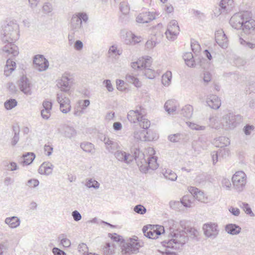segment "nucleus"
<instances>
[{
	"label": "nucleus",
	"mask_w": 255,
	"mask_h": 255,
	"mask_svg": "<svg viewBox=\"0 0 255 255\" xmlns=\"http://www.w3.org/2000/svg\"><path fill=\"white\" fill-rule=\"evenodd\" d=\"M73 82L72 76L69 73H64L60 79L57 80V86L61 92L56 95V100L60 104V111L66 114L71 110L70 101L62 92L68 93L71 87Z\"/></svg>",
	"instance_id": "1"
},
{
	"label": "nucleus",
	"mask_w": 255,
	"mask_h": 255,
	"mask_svg": "<svg viewBox=\"0 0 255 255\" xmlns=\"http://www.w3.org/2000/svg\"><path fill=\"white\" fill-rule=\"evenodd\" d=\"M171 236V239L161 242L162 246L165 248L164 253L166 255H176L174 251L179 249L188 240L187 233L183 230H176Z\"/></svg>",
	"instance_id": "2"
},
{
	"label": "nucleus",
	"mask_w": 255,
	"mask_h": 255,
	"mask_svg": "<svg viewBox=\"0 0 255 255\" xmlns=\"http://www.w3.org/2000/svg\"><path fill=\"white\" fill-rule=\"evenodd\" d=\"M0 37L4 43L15 41L19 38V25L16 20L6 21L1 26Z\"/></svg>",
	"instance_id": "3"
},
{
	"label": "nucleus",
	"mask_w": 255,
	"mask_h": 255,
	"mask_svg": "<svg viewBox=\"0 0 255 255\" xmlns=\"http://www.w3.org/2000/svg\"><path fill=\"white\" fill-rule=\"evenodd\" d=\"M127 118L131 123L139 122L140 127L144 129H148L150 125V121L146 118L140 109L129 111L128 114Z\"/></svg>",
	"instance_id": "4"
},
{
	"label": "nucleus",
	"mask_w": 255,
	"mask_h": 255,
	"mask_svg": "<svg viewBox=\"0 0 255 255\" xmlns=\"http://www.w3.org/2000/svg\"><path fill=\"white\" fill-rule=\"evenodd\" d=\"M142 230L144 236L151 239H157L159 236L165 233L164 227L158 225H148L144 226Z\"/></svg>",
	"instance_id": "5"
},
{
	"label": "nucleus",
	"mask_w": 255,
	"mask_h": 255,
	"mask_svg": "<svg viewBox=\"0 0 255 255\" xmlns=\"http://www.w3.org/2000/svg\"><path fill=\"white\" fill-rule=\"evenodd\" d=\"M242 122V116L229 113L222 118L223 125L229 129H233Z\"/></svg>",
	"instance_id": "6"
},
{
	"label": "nucleus",
	"mask_w": 255,
	"mask_h": 255,
	"mask_svg": "<svg viewBox=\"0 0 255 255\" xmlns=\"http://www.w3.org/2000/svg\"><path fill=\"white\" fill-rule=\"evenodd\" d=\"M249 12L247 11L236 13L231 18L230 23L235 29H242L247 16H249Z\"/></svg>",
	"instance_id": "7"
},
{
	"label": "nucleus",
	"mask_w": 255,
	"mask_h": 255,
	"mask_svg": "<svg viewBox=\"0 0 255 255\" xmlns=\"http://www.w3.org/2000/svg\"><path fill=\"white\" fill-rule=\"evenodd\" d=\"M140 245L136 240H130L129 242H125L121 247L123 254L130 255L139 252Z\"/></svg>",
	"instance_id": "8"
},
{
	"label": "nucleus",
	"mask_w": 255,
	"mask_h": 255,
	"mask_svg": "<svg viewBox=\"0 0 255 255\" xmlns=\"http://www.w3.org/2000/svg\"><path fill=\"white\" fill-rule=\"evenodd\" d=\"M203 230L205 236L211 239L216 238L219 232L218 224L212 222L204 224L203 226Z\"/></svg>",
	"instance_id": "9"
},
{
	"label": "nucleus",
	"mask_w": 255,
	"mask_h": 255,
	"mask_svg": "<svg viewBox=\"0 0 255 255\" xmlns=\"http://www.w3.org/2000/svg\"><path fill=\"white\" fill-rule=\"evenodd\" d=\"M179 27L175 20H171L168 25L165 35L169 40H174L179 33Z\"/></svg>",
	"instance_id": "10"
},
{
	"label": "nucleus",
	"mask_w": 255,
	"mask_h": 255,
	"mask_svg": "<svg viewBox=\"0 0 255 255\" xmlns=\"http://www.w3.org/2000/svg\"><path fill=\"white\" fill-rule=\"evenodd\" d=\"M132 156L133 159H134L136 161L140 170L143 173H145L147 170V163L146 162V159L144 158V154L140 151L138 149L136 148L134 151L133 155Z\"/></svg>",
	"instance_id": "11"
},
{
	"label": "nucleus",
	"mask_w": 255,
	"mask_h": 255,
	"mask_svg": "<svg viewBox=\"0 0 255 255\" xmlns=\"http://www.w3.org/2000/svg\"><path fill=\"white\" fill-rule=\"evenodd\" d=\"M242 29L246 34L255 33V20L251 18L250 13L249 16L246 17Z\"/></svg>",
	"instance_id": "12"
},
{
	"label": "nucleus",
	"mask_w": 255,
	"mask_h": 255,
	"mask_svg": "<svg viewBox=\"0 0 255 255\" xmlns=\"http://www.w3.org/2000/svg\"><path fill=\"white\" fill-rule=\"evenodd\" d=\"M101 139L104 142L106 149L110 153H114L120 148V146L117 141L105 135L102 136Z\"/></svg>",
	"instance_id": "13"
},
{
	"label": "nucleus",
	"mask_w": 255,
	"mask_h": 255,
	"mask_svg": "<svg viewBox=\"0 0 255 255\" xmlns=\"http://www.w3.org/2000/svg\"><path fill=\"white\" fill-rule=\"evenodd\" d=\"M33 63L36 65L35 68L39 71L46 70L49 66L48 60L42 55H37L34 56Z\"/></svg>",
	"instance_id": "14"
},
{
	"label": "nucleus",
	"mask_w": 255,
	"mask_h": 255,
	"mask_svg": "<svg viewBox=\"0 0 255 255\" xmlns=\"http://www.w3.org/2000/svg\"><path fill=\"white\" fill-rule=\"evenodd\" d=\"M13 42L14 41L6 42L7 44L3 47V51H4L10 58L16 56L19 53L18 47L13 43Z\"/></svg>",
	"instance_id": "15"
},
{
	"label": "nucleus",
	"mask_w": 255,
	"mask_h": 255,
	"mask_svg": "<svg viewBox=\"0 0 255 255\" xmlns=\"http://www.w3.org/2000/svg\"><path fill=\"white\" fill-rule=\"evenodd\" d=\"M189 192L192 194L193 198L201 202H206L207 198L205 196L203 192L195 187L190 186L188 187Z\"/></svg>",
	"instance_id": "16"
},
{
	"label": "nucleus",
	"mask_w": 255,
	"mask_h": 255,
	"mask_svg": "<svg viewBox=\"0 0 255 255\" xmlns=\"http://www.w3.org/2000/svg\"><path fill=\"white\" fill-rule=\"evenodd\" d=\"M215 39L220 46L223 48L227 47L228 40L222 29L219 30L215 32Z\"/></svg>",
	"instance_id": "17"
},
{
	"label": "nucleus",
	"mask_w": 255,
	"mask_h": 255,
	"mask_svg": "<svg viewBox=\"0 0 255 255\" xmlns=\"http://www.w3.org/2000/svg\"><path fill=\"white\" fill-rule=\"evenodd\" d=\"M150 57L147 56L146 58H143L142 60H138L136 62H133L131 63V67L134 69L142 70V68L149 67L151 65Z\"/></svg>",
	"instance_id": "18"
},
{
	"label": "nucleus",
	"mask_w": 255,
	"mask_h": 255,
	"mask_svg": "<svg viewBox=\"0 0 255 255\" xmlns=\"http://www.w3.org/2000/svg\"><path fill=\"white\" fill-rule=\"evenodd\" d=\"M156 18L153 12L146 11L140 13L136 17V21L138 23H148Z\"/></svg>",
	"instance_id": "19"
},
{
	"label": "nucleus",
	"mask_w": 255,
	"mask_h": 255,
	"mask_svg": "<svg viewBox=\"0 0 255 255\" xmlns=\"http://www.w3.org/2000/svg\"><path fill=\"white\" fill-rule=\"evenodd\" d=\"M115 157L120 161L129 163L133 160L132 156L119 149L114 153Z\"/></svg>",
	"instance_id": "20"
},
{
	"label": "nucleus",
	"mask_w": 255,
	"mask_h": 255,
	"mask_svg": "<svg viewBox=\"0 0 255 255\" xmlns=\"http://www.w3.org/2000/svg\"><path fill=\"white\" fill-rule=\"evenodd\" d=\"M247 176H232V181L234 186L238 191L243 190L246 183Z\"/></svg>",
	"instance_id": "21"
},
{
	"label": "nucleus",
	"mask_w": 255,
	"mask_h": 255,
	"mask_svg": "<svg viewBox=\"0 0 255 255\" xmlns=\"http://www.w3.org/2000/svg\"><path fill=\"white\" fill-rule=\"evenodd\" d=\"M18 86L20 90L26 95L31 94L30 84L28 79L25 76H22L19 81Z\"/></svg>",
	"instance_id": "22"
},
{
	"label": "nucleus",
	"mask_w": 255,
	"mask_h": 255,
	"mask_svg": "<svg viewBox=\"0 0 255 255\" xmlns=\"http://www.w3.org/2000/svg\"><path fill=\"white\" fill-rule=\"evenodd\" d=\"M58 131L66 137L71 138L76 134L75 129L67 125H62L58 129Z\"/></svg>",
	"instance_id": "23"
},
{
	"label": "nucleus",
	"mask_w": 255,
	"mask_h": 255,
	"mask_svg": "<svg viewBox=\"0 0 255 255\" xmlns=\"http://www.w3.org/2000/svg\"><path fill=\"white\" fill-rule=\"evenodd\" d=\"M206 103L209 107L215 110L218 109L221 106V100L216 95H211L206 99Z\"/></svg>",
	"instance_id": "24"
},
{
	"label": "nucleus",
	"mask_w": 255,
	"mask_h": 255,
	"mask_svg": "<svg viewBox=\"0 0 255 255\" xmlns=\"http://www.w3.org/2000/svg\"><path fill=\"white\" fill-rule=\"evenodd\" d=\"M82 21L76 14L73 15L71 20V29L73 33L79 32L82 29Z\"/></svg>",
	"instance_id": "25"
},
{
	"label": "nucleus",
	"mask_w": 255,
	"mask_h": 255,
	"mask_svg": "<svg viewBox=\"0 0 255 255\" xmlns=\"http://www.w3.org/2000/svg\"><path fill=\"white\" fill-rule=\"evenodd\" d=\"M35 157V155L33 152H26L22 155L19 159V163L23 166L30 164Z\"/></svg>",
	"instance_id": "26"
},
{
	"label": "nucleus",
	"mask_w": 255,
	"mask_h": 255,
	"mask_svg": "<svg viewBox=\"0 0 255 255\" xmlns=\"http://www.w3.org/2000/svg\"><path fill=\"white\" fill-rule=\"evenodd\" d=\"M221 10L227 13L230 12L234 6L233 0H221L219 3Z\"/></svg>",
	"instance_id": "27"
},
{
	"label": "nucleus",
	"mask_w": 255,
	"mask_h": 255,
	"mask_svg": "<svg viewBox=\"0 0 255 255\" xmlns=\"http://www.w3.org/2000/svg\"><path fill=\"white\" fill-rule=\"evenodd\" d=\"M225 231L230 235H237L241 231V228L235 224H228L225 226Z\"/></svg>",
	"instance_id": "28"
},
{
	"label": "nucleus",
	"mask_w": 255,
	"mask_h": 255,
	"mask_svg": "<svg viewBox=\"0 0 255 255\" xmlns=\"http://www.w3.org/2000/svg\"><path fill=\"white\" fill-rule=\"evenodd\" d=\"M4 223L10 228L14 229L16 228L20 225V220L16 216H12L6 218L4 220Z\"/></svg>",
	"instance_id": "29"
},
{
	"label": "nucleus",
	"mask_w": 255,
	"mask_h": 255,
	"mask_svg": "<svg viewBox=\"0 0 255 255\" xmlns=\"http://www.w3.org/2000/svg\"><path fill=\"white\" fill-rule=\"evenodd\" d=\"M53 165L49 162L43 163L38 169V172L40 174L49 175L52 173Z\"/></svg>",
	"instance_id": "30"
},
{
	"label": "nucleus",
	"mask_w": 255,
	"mask_h": 255,
	"mask_svg": "<svg viewBox=\"0 0 255 255\" xmlns=\"http://www.w3.org/2000/svg\"><path fill=\"white\" fill-rule=\"evenodd\" d=\"M12 58L9 57L6 61V64L4 68V74L6 76H8L11 72L14 71L15 68L16 64L15 62L11 60Z\"/></svg>",
	"instance_id": "31"
},
{
	"label": "nucleus",
	"mask_w": 255,
	"mask_h": 255,
	"mask_svg": "<svg viewBox=\"0 0 255 255\" xmlns=\"http://www.w3.org/2000/svg\"><path fill=\"white\" fill-rule=\"evenodd\" d=\"M164 108L169 114H174L177 109V104L173 100H168L165 103Z\"/></svg>",
	"instance_id": "32"
},
{
	"label": "nucleus",
	"mask_w": 255,
	"mask_h": 255,
	"mask_svg": "<svg viewBox=\"0 0 255 255\" xmlns=\"http://www.w3.org/2000/svg\"><path fill=\"white\" fill-rule=\"evenodd\" d=\"M81 148L85 152L94 154L95 153V146L91 142H84L81 143Z\"/></svg>",
	"instance_id": "33"
},
{
	"label": "nucleus",
	"mask_w": 255,
	"mask_h": 255,
	"mask_svg": "<svg viewBox=\"0 0 255 255\" xmlns=\"http://www.w3.org/2000/svg\"><path fill=\"white\" fill-rule=\"evenodd\" d=\"M193 112V108L190 105L185 106L180 111V114L184 117L189 119L192 117Z\"/></svg>",
	"instance_id": "34"
},
{
	"label": "nucleus",
	"mask_w": 255,
	"mask_h": 255,
	"mask_svg": "<svg viewBox=\"0 0 255 255\" xmlns=\"http://www.w3.org/2000/svg\"><path fill=\"white\" fill-rule=\"evenodd\" d=\"M156 158L154 157H148L147 158V161L146 160L147 163V170L145 173H146L150 169L152 170H155L157 168L158 164L156 162Z\"/></svg>",
	"instance_id": "35"
},
{
	"label": "nucleus",
	"mask_w": 255,
	"mask_h": 255,
	"mask_svg": "<svg viewBox=\"0 0 255 255\" xmlns=\"http://www.w3.org/2000/svg\"><path fill=\"white\" fill-rule=\"evenodd\" d=\"M145 131L144 130H142L140 134L138 133V131L134 132V137L135 138L139 140H151L153 138H151L149 135V131H146V134H145Z\"/></svg>",
	"instance_id": "36"
},
{
	"label": "nucleus",
	"mask_w": 255,
	"mask_h": 255,
	"mask_svg": "<svg viewBox=\"0 0 255 255\" xmlns=\"http://www.w3.org/2000/svg\"><path fill=\"white\" fill-rule=\"evenodd\" d=\"M193 197L191 195H184L180 200L181 204L185 207H190L193 202Z\"/></svg>",
	"instance_id": "37"
},
{
	"label": "nucleus",
	"mask_w": 255,
	"mask_h": 255,
	"mask_svg": "<svg viewBox=\"0 0 255 255\" xmlns=\"http://www.w3.org/2000/svg\"><path fill=\"white\" fill-rule=\"evenodd\" d=\"M172 79V73L170 71H167L162 76V83L165 86H168L171 83Z\"/></svg>",
	"instance_id": "38"
},
{
	"label": "nucleus",
	"mask_w": 255,
	"mask_h": 255,
	"mask_svg": "<svg viewBox=\"0 0 255 255\" xmlns=\"http://www.w3.org/2000/svg\"><path fill=\"white\" fill-rule=\"evenodd\" d=\"M239 206L243 209L244 212L251 217H254L255 214L253 212L251 208L250 207L249 204L246 202H240L239 203Z\"/></svg>",
	"instance_id": "39"
},
{
	"label": "nucleus",
	"mask_w": 255,
	"mask_h": 255,
	"mask_svg": "<svg viewBox=\"0 0 255 255\" xmlns=\"http://www.w3.org/2000/svg\"><path fill=\"white\" fill-rule=\"evenodd\" d=\"M126 78L128 82L133 84L136 87H140L141 86V83L133 75L127 74Z\"/></svg>",
	"instance_id": "40"
},
{
	"label": "nucleus",
	"mask_w": 255,
	"mask_h": 255,
	"mask_svg": "<svg viewBox=\"0 0 255 255\" xmlns=\"http://www.w3.org/2000/svg\"><path fill=\"white\" fill-rule=\"evenodd\" d=\"M85 186L88 188H94V189H98L100 187V183L95 179L93 178L87 179Z\"/></svg>",
	"instance_id": "41"
},
{
	"label": "nucleus",
	"mask_w": 255,
	"mask_h": 255,
	"mask_svg": "<svg viewBox=\"0 0 255 255\" xmlns=\"http://www.w3.org/2000/svg\"><path fill=\"white\" fill-rule=\"evenodd\" d=\"M108 237L114 242H120L121 246L125 242V240L123 237L116 233H109Z\"/></svg>",
	"instance_id": "42"
},
{
	"label": "nucleus",
	"mask_w": 255,
	"mask_h": 255,
	"mask_svg": "<svg viewBox=\"0 0 255 255\" xmlns=\"http://www.w3.org/2000/svg\"><path fill=\"white\" fill-rule=\"evenodd\" d=\"M17 102L14 99H10L6 100L4 104L5 108L7 110H10L17 106Z\"/></svg>",
	"instance_id": "43"
},
{
	"label": "nucleus",
	"mask_w": 255,
	"mask_h": 255,
	"mask_svg": "<svg viewBox=\"0 0 255 255\" xmlns=\"http://www.w3.org/2000/svg\"><path fill=\"white\" fill-rule=\"evenodd\" d=\"M142 70H143L142 73L146 78L148 79H153L155 77V73L154 71L149 68V67L142 68Z\"/></svg>",
	"instance_id": "44"
},
{
	"label": "nucleus",
	"mask_w": 255,
	"mask_h": 255,
	"mask_svg": "<svg viewBox=\"0 0 255 255\" xmlns=\"http://www.w3.org/2000/svg\"><path fill=\"white\" fill-rule=\"evenodd\" d=\"M65 236L64 234H61L58 237V240H60V244L64 247L68 248L71 245V242L68 239L65 238Z\"/></svg>",
	"instance_id": "45"
},
{
	"label": "nucleus",
	"mask_w": 255,
	"mask_h": 255,
	"mask_svg": "<svg viewBox=\"0 0 255 255\" xmlns=\"http://www.w3.org/2000/svg\"><path fill=\"white\" fill-rule=\"evenodd\" d=\"M239 42L241 45L246 48H250L251 49H254L255 48V43L246 41L241 37L239 38Z\"/></svg>",
	"instance_id": "46"
},
{
	"label": "nucleus",
	"mask_w": 255,
	"mask_h": 255,
	"mask_svg": "<svg viewBox=\"0 0 255 255\" xmlns=\"http://www.w3.org/2000/svg\"><path fill=\"white\" fill-rule=\"evenodd\" d=\"M134 34L131 31H127L125 35H124L125 38V42L126 44H132V39Z\"/></svg>",
	"instance_id": "47"
},
{
	"label": "nucleus",
	"mask_w": 255,
	"mask_h": 255,
	"mask_svg": "<svg viewBox=\"0 0 255 255\" xmlns=\"http://www.w3.org/2000/svg\"><path fill=\"white\" fill-rule=\"evenodd\" d=\"M13 130L14 132V136L13 137L11 140V144L12 146H14L16 144L19 140V130L18 128L17 127H13Z\"/></svg>",
	"instance_id": "48"
},
{
	"label": "nucleus",
	"mask_w": 255,
	"mask_h": 255,
	"mask_svg": "<svg viewBox=\"0 0 255 255\" xmlns=\"http://www.w3.org/2000/svg\"><path fill=\"white\" fill-rule=\"evenodd\" d=\"M187 126L192 129L196 130H205L206 127L205 126H202L198 125L196 124L191 122H186Z\"/></svg>",
	"instance_id": "49"
},
{
	"label": "nucleus",
	"mask_w": 255,
	"mask_h": 255,
	"mask_svg": "<svg viewBox=\"0 0 255 255\" xmlns=\"http://www.w3.org/2000/svg\"><path fill=\"white\" fill-rule=\"evenodd\" d=\"M133 211L140 215L144 214L146 212V209L141 204H138L134 206Z\"/></svg>",
	"instance_id": "50"
},
{
	"label": "nucleus",
	"mask_w": 255,
	"mask_h": 255,
	"mask_svg": "<svg viewBox=\"0 0 255 255\" xmlns=\"http://www.w3.org/2000/svg\"><path fill=\"white\" fill-rule=\"evenodd\" d=\"M218 141L220 143L218 145V146H220L221 147L227 146L230 143V140L229 138L225 136L220 137L219 138Z\"/></svg>",
	"instance_id": "51"
},
{
	"label": "nucleus",
	"mask_w": 255,
	"mask_h": 255,
	"mask_svg": "<svg viewBox=\"0 0 255 255\" xmlns=\"http://www.w3.org/2000/svg\"><path fill=\"white\" fill-rule=\"evenodd\" d=\"M183 138V135L180 133H176L168 136V139L173 142L179 141Z\"/></svg>",
	"instance_id": "52"
},
{
	"label": "nucleus",
	"mask_w": 255,
	"mask_h": 255,
	"mask_svg": "<svg viewBox=\"0 0 255 255\" xmlns=\"http://www.w3.org/2000/svg\"><path fill=\"white\" fill-rule=\"evenodd\" d=\"M109 53L115 56L121 55L122 54V51L118 49L117 46L113 45L110 47Z\"/></svg>",
	"instance_id": "53"
},
{
	"label": "nucleus",
	"mask_w": 255,
	"mask_h": 255,
	"mask_svg": "<svg viewBox=\"0 0 255 255\" xmlns=\"http://www.w3.org/2000/svg\"><path fill=\"white\" fill-rule=\"evenodd\" d=\"M120 9L124 14H127L129 11V7L128 3L125 2L120 3Z\"/></svg>",
	"instance_id": "54"
},
{
	"label": "nucleus",
	"mask_w": 255,
	"mask_h": 255,
	"mask_svg": "<svg viewBox=\"0 0 255 255\" xmlns=\"http://www.w3.org/2000/svg\"><path fill=\"white\" fill-rule=\"evenodd\" d=\"M18 168L17 164L14 162L7 163L5 165V169L9 171H14Z\"/></svg>",
	"instance_id": "55"
},
{
	"label": "nucleus",
	"mask_w": 255,
	"mask_h": 255,
	"mask_svg": "<svg viewBox=\"0 0 255 255\" xmlns=\"http://www.w3.org/2000/svg\"><path fill=\"white\" fill-rule=\"evenodd\" d=\"M246 91L247 92H248L249 94L255 93V82L249 83L246 86Z\"/></svg>",
	"instance_id": "56"
},
{
	"label": "nucleus",
	"mask_w": 255,
	"mask_h": 255,
	"mask_svg": "<svg viewBox=\"0 0 255 255\" xmlns=\"http://www.w3.org/2000/svg\"><path fill=\"white\" fill-rule=\"evenodd\" d=\"M225 151V149H220L218 151H214L212 153V157L213 164H215L218 161V156L220 155L222 152Z\"/></svg>",
	"instance_id": "57"
},
{
	"label": "nucleus",
	"mask_w": 255,
	"mask_h": 255,
	"mask_svg": "<svg viewBox=\"0 0 255 255\" xmlns=\"http://www.w3.org/2000/svg\"><path fill=\"white\" fill-rule=\"evenodd\" d=\"M222 186L225 187L227 189H229L231 186V182L229 178L223 177L222 180Z\"/></svg>",
	"instance_id": "58"
},
{
	"label": "nucleus",
	"mask_w": 255,
	"mask_h": 255,
	"mask_svg": "<svg viewBox=\"0 0 255 255\" xmlns=\"http://www.w3.org/2000/svg\"><path fill=\"white\" fill-rule=\"evenodd\" d=\"M39 184V182L37 179H31L28 180L27 185L30 187H36Z\"/></svg>",
	"instance_id": "59"
},
{
	"label": "nucleus",
	"mask_w": 255,
	"mask_h": 255,
	"mask_svg": "<svg viewBox=\"0 0 255 255\" xmlns=\"http://www.w3.org/2000/svg\"><path fill=\"white\" fill-rule=\"evenodd\" d=\"M114 247L111 245L110 243H106L105 247V252L108 255H112L114 252Z\"/></svg>",
	"instance_id": "60"
},
{
	"label": "nucleus",
	"mask_w": 255,
	"mask_h": 255,
	"mask_svg": "<svg viewBox=\"0 0 255 255\" xmlns=\"http://www.w3.org/2000/svg\"><path fill=\"white\" fill-rule=\"evenodd\" d=\"M78 251L80 253H81L83 254L86 253L88 251V248L87 245L84 243H82L79 245Z\"/></svg>",
	"instance_id": "61"
},
{
	"label": "nucleus",
	"mask_w": 255,
	"mask_h": 255,
	"mask_svg": "<svg viewBox=\"0 0 255 255\" xmlns=\"http://www.w3.org/2000/svg\"><path fill=\"white\" fill-rule=\"evenodd\" d=\"M72 216L74 221L76 222L80 221L82 219V216L81 214L77 210H75L72 212Z\"/></svg>",
	"instance_id": "62"
},
{
	"label": "nucleus",
	"mask_w": 255,
	"mask_h": 255,
	"mask_svg": "<svg viewBox=\"0 0 255 255\" xmlns=\"http://www.w3.org/2000/svg\"><path fill=\"white\" fill-rule=\"evenodd\" d=\"M104 84L105 85L107 90L109 92H112L114 90L113 87L111 84V82L110 80H105L103 82Z\"/></svg>",
	"instance_id": "63"
},
{
	"label": "nucleus",
	"mask_w": 255,
	"mask_h": 255,
	"mask_svg": "<svg viewBox=\"0 0 255 255\" xmlns=\"http://www.w3.org/2000/svg\"><path fill=\"white\" fill-rule=\"evenodd\" d=\"M52 253L54 255H66L64 251L57 247H54L53 248Z\"/></svg>",
	"instance_id": "64"
}]
</instances>
